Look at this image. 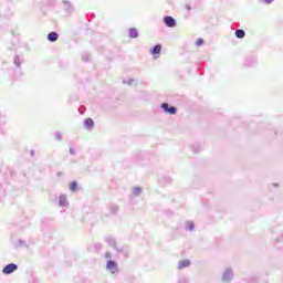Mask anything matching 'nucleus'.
<instances>
[{
    "label": "nucleus",
    "instance_id": "26",
    "mask_svg": "<svg viewBox=\"0 0 283 283\" xmlns=\"http://www.w3.org/2000/svg\"><path fill=\"white\" fill-rule=\"evenodd\" d=\"M31 156H34V151L33 150L31 151Z\"/></svg>",
    "mask_w": 283,
    "mask_h": 283
},
{
    "label": "nucleus",
    "instance_id": "3",
    "mask_svg": "<svg viewBox=\"0 0 283 283\" xmlns=\"http://www.w3.org/2000/svg\"><path fill=\"white\" fill-rule=\"evenodd\" d=\"M59 207L62 209H70V200H67V195L62 193L59 196Z\"/></svg>",
    "mask_w": 283,
    "mask_h": 283
},
{
    "label": "nucleus",
    "instance_id": "12",
    "mask_svg": "<svg viewBox=\"0 0 283 283\" xmlns=\"http://www.w3.org/2000/svg\"><path fill=\"white\" fill-rule=\"evenodd\" d=\"M69 189H70V191H73V192L78 191V182H76V181L71 182L69 185Z\"/></svg>",
    "mask_w": 283,
    "mask_h": 283
},
{
    "label": "nucleus",
    "instance_id": "22",
    "mask_svg": "<svg viewBox=\"0 0 283 283\" xmlns=\"http://www.w3.org/2000/svg\"><path fill=\"white\" fill-rule=\"evenodd\" d=\"M111 247H116V241L114 239L111 240Z\"/></svg>",
    "mask_w": 283,
    "mask_h": 283
},
{
    "label": "nucleus",
    "instance_id": "11",
    "mask_svg": "<svg viewBox=\"0 0 283 283\" xmlns=\"http://www.w3.org/2000/svg\"><path fill=\"white\" fill-rule=\"evenodd\" d=\"M129 38L138 39V29H135V28L129 29Z\"/></svg>",
    "mask_w": 283,
    "mask_h": 283
},
{
    "label": "nucleus",
    "instance_id": "6",
    "mask_svg": "<svg viewBox=\"0 0 283 283\" xmlns=\"http://www.w3.org/2000/svg\"><path fill=\"white\" fill-rule=\"evenodd\" d=\"M164 23L167 25V28H176V19L172 17L166 15L164 18Z\"/></svg>",
    "mask_w": 283,
    "mask_h": 283
},
{
    "label": "nucleus",
    "instance_id": "15",
    "mask_svg": "<svg viewBox=\"0 0 283 283\" xmlns=\"http://www.w3.org/2000/svg\"><path fill=\"white\" fill-rule=\"evenodd\" d=\"M132 193L133 196H140V193H143V188L134 187Z\"/></svg>",
    "mask_w": 283,
    "mask_h": 283
},
{
    "label": "nucleus",
    "instance_id": "2",
    "mask_svg": "<svg viewBox=\"0 0 283 283\" xmlns=\"http://www.w3.org/2000/svg\"><path fill=\"white\" fill-rule=\"evenodd\" d=\"M234 277L233 269L226 268L221 274V281L224 283H230Z\"/></svg>",
    "mask_w": 283,
    "mask_h": 283
},
{
    "label": "nucleus",
    "instance_id": "23",
    "mask_svg": "<svg viewBox=\"0 0 283 283\" xmlns=\"http://www.w3.org/2000/svg\"><path fill=\"white\" fill-rule=\"evenodd\" d=\"M179 283H188L186 279L179 280Z\"/></svg>",
    "mask_w": 283,
    "mask_h": 283
},
{
    "label": "nucleus",
    "instance_id": "24",
    "mask_svg": "<svg viewBox=\"0 0 283 283\" xmlns=\"http://www.w3.org/2000/svg\"><path fill=\"white\" fill-rule=\"evenodd\" d=\"M70 153H71V154H74V149L71 148V149H70Z\"/></svg>",
    "mask_w": 283,
    "mask_h": 283
},
{
    "label": "nucleus",
    "instance_id": "4",
    "mask_svg": "<svg viewBox=\"0 0 283 283\" xmlns=\"http://www.w3.org/2000/svg\"><path fill=\"white\" fill-rule=\"evenodd\" d=\"M17 269H18L17 264L10 263L3 268L2 273L4 275H10L11 273H14V271H17Z\"/></svg>",
    "mask_w": 283,
    "mask_h": 283
},
{
    "label": "nucleus",
    "instance_id": "9",
    "mask_svg": "<svg viewBox=\"0 0 283 283\" xmlns=\"http://www.w3.org/2000/svg\"><path fill=\"white\" fill-rule=\"evenodd\" d=\"M84 127H85V129H93L94 128V119L86 118L84 120Z\"/></svg>",
    "mask_w": 283,
    "mask_h": 283
},
{
    "label": "nucleus",
    "instance_id": "17",
    "mask_svg": "<svg viewBox=\"0 0 283 283\" xmlns=\"http://www.w3.org/2000/svg\"><path fill=\"white\" fill-rule=\"evenodd\" d=\"M14 64L17 65V67L21 66V60L19 59V56L14 59Z\"/></svg>",
    "mask_w": 283,
    "mask_h": 283
},
{
    "label": "nucleus",
    "instance_id": "20",
    "mask_svg": "<svg viewBox=\"0 0 283 283\" xmlns=\"http://www.w3.org/2000/svg\"><path fill=\"white\" fill-rule=\"evenodd\" d=\"M260 1H262L263 3H273V0H260Z\"/></svg>",
    "mask_w": 283,
    "mask_h": 283
},
{
    "label": "nucleus",
    "instance_id": "7",
    "mask_svg": "<svg viewBox=\"0 0 283 283\" xmlns=\"http://www.w3.org/2000/svg\"><path fill=\"white\" fill-rule=\"evenodd\" d=\"M160 52H163V45H160V44L155 45V46L150 50V54H151L155 59H158V54H160Z\"/></svg>",
    "mask_w": 283,
    "mask_h": 283
},
{
    "label": "nucleus",
    "instance_id": "21",
    "mask_svg": "<svg viewBox=\"0 0 283 283\" xmlns=\"http://www.w3.org/2000/svg\"><path fill=\"white\" fill-rule=\"evenodd\" d=\"M55 138H56V140H61V133H56Z\"/></svg>",
    "mask_w": 283,
    "mask_h": 283
},
{
    "label": "nucleus",
    "instance_id": "18",
    "mask_svg": "<svg viewBox=\"0 0 283 283\" xmlns=\"http://www.w3.org/2000/svg\"><path fill=\"white\" fill-rule=\"evenodd\" d=\"M202 43H205V41L202 39H198L197 42H196V45L198 48H200V45H202Z\"/></svg>",
    "mask_w": 283,
    "mask_h": 283
},
{
    "label": "nucleus",
    "instance_id": "16",
    "mask_svg": "<svg viewBox=\"0 0 283 283\" xmlns=\"http://www.w3.org/2000/svg\"><path fill=\"white\" fill-rule=\"evenodd\" d=\"M244 30H242V29H238L237 31H235V36H237V39H244Z\"/></svg>",
    "mask_w": 283,
    "mask_h": 283
},
{
    "label": "nucleus",
    "instance_id": "10",
    "mask_svg": "<svg viewBox=\"0 0 283 283\" xmlns=\"http://www.w3.org/2000/svg\"><path fill=\"white\" fill-rule=\"evenodd\" d=\"M48 40L51 41V43H54V41H59V33L56 32L49 33Z\"/></svg>",
    "mask_w": 283,
    "mask_h": 283
},
{
    "label": "nucleus",
    "instance_id": "1",
    "mask_svg": "<svg viewBox=\"0 0 283 283\" xmlns=\"http://www.w3.org/2000/svg\"><path fill=\"white\" fill-rule=\"evenodd\" d=\"M106 259L108 260L106 263V269L109 273H118V263L112 260V253H106Z\"/></svg>",
    "mask_w": 283,
    "mask_h": 283
},
{
    "label": "nucleus",
    "instance_id": "14",
    "mask_svg": "<svg viewBox=\"0 0 283 283\" xmlns=\"http://www.w3.org/2000/svg\"><path fill=\"white\" fill-rule=\"evenodd\" d=\"M135 82H136V80H134L132 77H126L123 80L124 85H129V86L134 85Z\"/></svg>",
    "mask_w": 283,
    "mask_h": 283
},
{
    "label": "nucleus",
    "instance_id": "5",
    "mask_svg": "<svg viewBox=\"0 0 283 283\" xmlns=\"http://www.w3.org/2000/svg\"><path fill=\"white\" fill-rule=\"evenodd\" d=\"M161 109H164V112H166V114H170L171 116H174V114H176L177 109L176 107H169V104L167 103H163L161 104Z\"/></svg>",
    "mask_w": 283,
    "mask_h": 283
},
{
    "label": "nucleus",
    "instance_id": "25",
    "mask_svg": "<svg viewBox=\"0 0 283 283\" xmlns=\"http://www.w3.org/2000/svg\"><path fill=\"white\" fill-rule=\"evenodd\" d=\"M272 187H277V184H272Z\"/></svg>",
    "mask_w": 283,
    "mask_h": 283
},
{
    "label": "nucleus",
    "instance_id": "19",
    "mask_svg": "<svg viewBox=\"0 0 283 283\" xmlns=\"http://www.w3.org/2000/svg\"><path fill=\"white\" fill-rule=\"evenodd\" d=\"M63 3H64V6H65V8H72V6L70 4L69 1H64Z\"/></svg>",
    "mask_w": 283,
    "mask_h": 283
},
{
    "label": "nucleus",
    "instance_id": "8",
    "mask_svg": "<svg viewBox=\"0 0 283 283\" xmlns=\"http://www.w3.org/2000/svg\"><path fill=\"white\" fill-rule=\"evenodd\" d=\"M189 266H191V261H189V259H185L179 261L178 263V269L181 271L182 269H189Z\"/></svg>",
    "mask_w": 283,
    "mask_h": 283
},
{
    "label": "nucleus",
    "instance_id": "13",
    "mask_svg": "<svg viewBox=\"0 0 283 283\" xmlns=\"http://www.w3.org/2000/svg\"><path fill=\"white\" fill-rule=\"evenodd\" d=\"M185 229H186V231H193V229H195L193 222L192 221H186Z\"/></svg>",
    "mask_w": 283,
    "mask_h": 283
}]
</instances>
